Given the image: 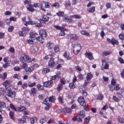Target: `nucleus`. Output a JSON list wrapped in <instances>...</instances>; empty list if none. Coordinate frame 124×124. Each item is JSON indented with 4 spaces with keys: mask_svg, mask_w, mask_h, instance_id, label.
<instances>
[{
    "mask_svg": "<svg viewBox=\"0 0 124 124\" xmlns=\"http://www.w3.org/2000/svg\"><path fill=\"white\" fill-rule=\"evenodd\" d=\"M110 54H111V52L106 51L103 52V56H108V55H110Z\"/></svg>",
    "mask_w": 124,
    "mask_h": 124,
    "instance_id": "e2e57ef3",
    "label": "nucleus"
},
{
    "mask_svg": "<svg viewBox=\"0 0 124 124\" xmlns=\"http://www.w3.org/2000/svg\"><path fill=\"white\" fill-rule=\"evenodd\" d=\"M87 11L89 13H93L95 11V7L93 6L92 7L89 8Z\"/></svg>",
    "mask_w": 124,
    "mask_h": 124,
    "instance_id": "72a5a7b5",
    "label": "nucleus"
},
{
    "mask_svg": "<svg viewBox=\"0 0 124 124\" xmlns=\"http://www.w3.org/2000/svg\"><path fill=\"white\" fill-rule=\"evenodd\" d=\"M71 38L72 40H78V36L76 34H73Z\"/></svg>",
    "mask_w": 124,
    "mask_h": 124,
    "instance_id": "864d4df0",
    "label": "nucleus"
},
{
    "mask_svg": "<svg viewBox=\"0 0 124 124\" xmlns=\"http://www.w3.org/2000/svg\"><path fill=\"white\" fill-rule=\"evenodd\" d=\"M57 16L58 17H63V15H64V12L62 11H59L56 14Z\"/></svg>",
    "mask_w": 124,
    "mask_h": 124,
    "instance_id": "79ce46f5",
    "label": "nucleus"
},
{
    "mask_svg": "<svg viewBox=\"0 0 124 124\" xmlns=\"http://www.w3.org/2000/svg\"><path fill=\"white\" fill-rule=\"evenodd\" d=\"M61 78V73L57 74L56 75L53 76L50 78L51 81H55V80H59Z\"/></svg>",
    "mask_w": 124,
    "mask_h": 124,
    "instance_id": "dca6fc26",
    "label": "nucleus"
},
{
    "mask_svg": "<svg viewBox=\"0 0 124 124\" xmlns=\"http://www.w3.org/2000/svg\"><path fill=\"white\" fill-rule=\"evenodd\" d=\"M68 87L70 90H74L76 88V83L74 82H71L69 84Z\"/></svg>",
    "mask_w": 124,
    "mask_h": 124,
    "instance_id": "a878e982",
    "label": "nucleus"
},
{
    "mask_svg": "<svg viewBox=\"0 0 124 124\" xmlns=\"http://www.w3.org/2000/svg\"><path fill=\"white\" fill-rule=\"evenodd\" d=\"M78 116L79 119L82 120V119H84L86 117V112L83 110H81L78 112Z\"/></svg>",
    "mask_w": 124,
    "mask_h": 124,
    "instance_id": "4468645a",
    "label": "nucleus"
},
{
    "mask_svg": "<svg viewBox=\"0 0 124 124\" xmlns=\"http://www.w3.org/2000/svg\"><path fill=\"white\" fill-rule=\"evenodd\" d=\"M5 89H4V88L3 87H1L0 88V93H1V94L4 95L5 94Z\"/></svg>",
    "mask_w": 124,
    "mask_h": 124,
    "instance_id": "09e8293b",
    "label": "nucleus"
},
{
    "mask_svg": "<svg viewBox=\"0 0 124 124\" xmlns=\"http://www.w3.org/2000/svg\"><path fill=\"white\" fill-rule=\"evenodd\" d=\"M63 57H64L65 59H66L68 60H71V58L69 55V53H68L67 52H65L64 53V54H63Z\"/></svg>",
    "mask_w": 124,
    "mask_h": 124,
    "instance_id": "bb28decb",
    "label": "nucleus"
},
{
    "mask_svg": "<svg viewBox=\"0 0 124 124\" xmlns=\"http://www.w3.org/2000/svg\"><path fill=\"white\" fill-rule=\"evenodd\" d=\"M66 81H65V79L63 78H62L60 79V83L63 86V85H65V82Z\"/></svg>",
    "mask_w": 124,
    "mask_h": 124,
    "instance_id": "4d7b16f0",
    "label": "nucleus"
},
{
    "mask_svg": "<svg viewBox=\"0 0 124 124\" xmlns=\"http://www.w3.org/2000/svg\"><path fill=\"white\" fill-rule=\"evenodd\" d=\"M28 6L29 7H27V9L28 11H29L30 12H31L32 13V12H34V11H35V9H34V8H33V6L32 5V4H29Z\"/></svg>",
    "mask_w": 124,
    "mask_h": 124,
    "instance_id": "6ab92c4d",
    "label": "nucleus"
},
{
    "mask_svg": "<svg viewBox=\"0 0 124 124\" xmlns=\"http://www.w3.org/2000/svg\"><path fill=\"white\" fill-rule=\"evenodd\" d=\"M78 78L79 79V80H83L84 79V75L82 74H79L78 76Z\"/></svg>",
    "mask_w": 124,
    "mask_h": 124,
    "instance_id": "680f3d73",
    "label": "nucleus"
},
{
    "mask_svg": "<svg viewBox=\"0 0 124 124\" xmlns=\"http://www.w3.org/2000/svg\"><path fill=\"white\" fill-rule=\"evenodd\" d=\"M6 77H7V73H4L3 75H0V78H2V80H5V79H6Z\"/></svg>",
    "mask_w": 124,
    "mask_h": 124,
    "instance_id": "c03bdc74",
    "label": "nucleus"
},
{
    "mask_svg": "<svg viewBox=\"0 0 124 124\" xmlns=\"http://www.w3.org/2000/svg\"><path fill=\"white\" fill-rule=\"evenodd\" d=\"M27 58H28V55L25 54H21L20 57V61L21 62H22L23 63L26 62L27 61Z\"/></svg>",
    "mask_w": 124,
    "mask_h": 124,
    "instance_id": "2eb2a0df",
    "label": "nucleus"
},
{
    "mask_svg": "<svg viewBox=\"0 0 124 124\" xmlns=\"http://www.w3.org/2000/svg\"><path fill=\"white\" fill-rule=\"evenodd\" d=\"M102 64L103 66H104V69H108L109 68V64L106 63V61H105V60H102Z\"/></svg>",
    "mask_w": 124,
    "mask_h": 124,
    "instance_id": "393cba45",
    "label": "nucleus"
},
{
    "mask_svg": "<svg viewBox=\"0 0 124 124\" xmlns=\"http://www.w3.org/2000/svg\"><path fill=\"white\" fill-rule=\"evenodd\" d=\"M58 100L61 103H63V97L62 96H59L58 98Z\"/></svg>",
    "mask_w": 124,
    "mask_h": 124,
    "instance_id": "774afa93",
    "label": "nucleus"
},
{
    "mask_svg": "<svg viewBox=\"0 0 124 124\" xmlns=\"http://www.w3.org/2000/svg\"><path fill=\"white\" fill-rule=\"evenodd\" d=\"M10 108L12 110H13L14 111H15V112H17V108L15 107V106L13 105V104H11L10 105Z\"/></svg>",
    "mask_w": 124,
    "mask_h": 124,
    "instance_id": "de8ad7c7",
    "label": "nucleus"
},
{
    "mask_svg": "<svg viewBox=\"0 0 124 124\" xmlns=\"http://www.w3.org/2000/svg\"><path fill=\"white\" fill-rule=\"evenodd\" d=\"M80 32L82 35H86V36H89L90 35V33L87 32L86 30H82Z\"/></svg>",
    "mask_w": 124,
    "mask_h": 124,
    "instance_id": "ea45409f",
    "label": "nucleus"
},
{
    "mask_svg": "<svg viewBox=\"0 0 124 124\" xmlns=\"http://www.w3.org/2000/svg\"><path fill=\"white\" fill-rule=\"evenodd\" d=\"M119 90H121V84H117L114 85V91H119Z\"/></svg>",
    "mask_w": 124,
    "mask_h": 124,
    "instance_id": "c9c22d12",
    "label": "nucleus"
},
{
    "mask_svg": "<svg viewBox=\"0 0 124 124\" xmlns=\"http://www.w3.org/2000/svg\"><path fill=\"white\" fill-rule=\"evenodd\" d=\"M112 99L115 101V102H119V101H120L119 98L116 96H113Z\"/></svg>",
    "mask_w": 124,
    "mask_h": 124,
    "instance_id": "69168bd1",
    "label": "nucleus"
},
{
    "mask_svg": "<svg viewBox=\"0 0 124 124\" xmlns=\"http://www.w3.org/2000/svg\"><path fill=\"white\" fill-rule=\"evenodd\" d=\"M53 49L55 53H58V52H60V46H59V45H56L53 47Z\"/></svg>",
    "mask_w": 124,
    "mask_h": 124,
    "instance_id": "a19ab883",
    "label": "nucleus"
},
{
    "mask_svg": "<svg viewBox=\"0 0 124 124\" xmlns=\"http://www.w3.org/2000/svg\"><path fill=\"white\" fill-rule=\"evenodd\" d=\"M63 21L64 22H66V23H68V24H72L73 22V20H72V17L66 16L64 18H63Z\"/></svg>",
    "mask_w": 124,
    "mask_h": 124,
    "instance_id": "f8f14e48",
    "label": "nucleus"
},
{
    "mask_svg": "<svg viewBox=\"0 0 124 124\" xmlns=\"http://www.w3.org/2000/svg\"><path fill=\"white\" fill-rule=\"evenodd\" d=\"M81 50H82V46H81V45L78 44L74 45L73 47V53L75 55H78Z\"/></svg>",
    "mask_w": 124,
    "mask_h": 124,
    "instance_id": "20e7f679",
    "label": "nucleus"
},
{
    "mask_svg": "<svg viewBox=\"0 0 124 124\" xmlns=\"http://www.w3.org/2000/svg\"><path fill=\"white\" fill-rule=\"evenodd\" d=\"M27 67H28V64L26 63H23V65L21 66L22 69H27Z\"/></svg>",
    "mask_w": 124,
    "mask_h": 124,
    "instance_id": "0e129e2a",
    "label": "nucleus"
},
{
    "mask_svg": "<svg viewBox=\"0 0 124 124\" xmlns=\"http://www.w3.org/2000/svg\"><path fill=\"white\" fill-rule=\"evenodd\" d=\"M61 112L63 114H66V113L68 114H71V113H72V109L71 108H65L61 109Z\"/></svg>",
    "mask_w": 124,
    "mask_h": 124,
    "instance_id": "9d476101",
    "label": "nucleus"
},
{
    "mask_svg": "<svg viewBox=\"0 0 124 124\" xmlns=\"http://www.w3.org/2000/svg\"><path fill=\"white\" fill-rule=\"evenodd\" d=\"M75 69L77 71H79V72H81V71H82V68L79 66H76L75 67Z\"/></svg>",
    "mask_w": 124,
    "mask_h": 124,
    "instance_id": "052dcab7",
    "label": "nucleus"
},
{
    "mask_svg": "<svg viewBox=\"0 0 124 124\" xmlns=\"http://www.w3.org/2000/svg\"><path fill=\"white\" fill-rule=\"evenodd\" d=\"M38 52V47L37 46H33L31 50V54H37Z\"/></svg>",
    "mask_w": 124,
    "mask_h": 124,
    "instance_id": "5701e85b",
    "label": "nucleus"
},
{
    "mask_svg": "<svg viewBox=\"0 0 124 124\" xmlns=\"http://www.w3.org/2000/svg\"><path fill=\"white\" fill-rule=\"evenodd\" d=\"M43 37H44L42 36H39L36 37V39H34L33 40L29 39L27 40L28 43H29V44H31V45H33V44H35V43L38 41L40 43L43 44V43L45 42V39Z\"/></svg>",
    "mask_w": 124,
    "mask_h": 124,
    "instance_id": "f257e3e1",
    "label": "nucleus"
},
{
    "mask_svg": "<svg viewBox=\"0 0 124 124\" xmlns=\"http://www.w3.org/2000/svg\"><path fill=\"white\" fill-rule=\"evenodd\" d=\"M55 101V97L52 96L49 97L48 98H46L44 101V104L46 105L45 108V110L46 111H49L50 109V105L51 104V102H54Z\"/></svg>",
    "mask_w": 124,
    "mask_h": 124,
    "instance_id": "f03ea898",
    "label": "nucleus"
},
{
    "mask_svg": "<svg viewBox=\"0 0 124 124\" xmlns=\"http://www.w3.org/2000/svg\"><path fill=\"white\" fill-rule=\"evenodd\" d=\"M85 56L90 60V61H93V53L92 52H88L85 53Z\"/></svg>",
    "mask_w": 124,
    "mask_h": 124,
    "instance_id": "a211bd4d",
    "label": "nucleus"
},
{
    "mask_svg": "<svg viewBox=\"0 0 124 124\" xmlns=\"http://www.w3.org/2000/svg\"><path fill=\"white\" fill-rule=\"evenodd\" d=\"M14 30V26H10L8 28V31L9 32H12V31H13Z\"/></svg>",
    "mask_w": 124,
    "mask_h": 124,
    "instance_id": "bf43d9fd",
    "label": "nucleus"
},
{
    "mask_svg": "<svg viewBox=\"0 0 124 124\" xmlns=\"http://www.w3.org/2000/svg\"><path fill=\"white\" fill-rule=\"evenodd\" d=\"M38 35V33L37 32H31L30 33V39H31V40H33V39H35L36 38V36Z\"/></svg>",
    "mask_w": 124,
    "mask_h": 124,
    "instance_id": "f3484780",
    "label": "nucleus"
},
{
    "mask_svg": "<svg viewBox=\"0 0 124 124\" xmlns=\"http://www.w3.org/2000/svg\"><path fill=\"white\" fill-rule=\"evenodd\" d=\"M10 84H11V81L6 80V81H5L3 83V86H4V87H5V89H6V88H9V87H8V85H10Z\"/></svg>",
    "mask_w": 124,
    "mask_h": 124,
    "instance_id": "cd10ccee",
    "label": "nucleus"
},
{
    "mask_svg": "<svg viewBox=\"0 0 124 124\" xmlns=\"http://www.w3.org/2000/svg\"><path fill=\"white\" fill-rule=\"evenodd\" d=\"M52 84H53V81H52V80H50L49 81H46L43 83L44 87H45L46 88L51 86Z\"/></svg>",
    "mask_w": 124,
    "mask_h": 124,
    "instance_id": "aec40b11",
    "label": "nucleus"
},
{
    "mask_svg": "<svg viewBox=\"0 0 124 124\" xmlns=\"http://www.w3.org/2000/svg\"><path fill=\"white\" fill-rule=\"evenodd\" d=\"M30 31V29L28 27H24L22 29V31H19L18 34L19 36H26Z\"/></svg>",
    "mask_w": 124,
    "mask_h": 124,
    "instance_id": "39448f33",
    "label": "nucleus"
},
{
    "mask_svg": "<svg viewBox=\"0 0 124 124\" xmlns=\"http://www.w3.org/2000/svg\"><path fill=\"white\" fill-rule=\"evenodd\" d=\"M31 124H34L35 123L37 122V118L35 117H33L31 119Z\"/></svg>",
    "mask_w": 124,
    "mask_h": 124,
    "instance_id": "37998d69",
    "label": "nucleus"
},
{
    "mask_svg": "<svg viewBox=\"0 0 124 124\" xmlns=\"http://www.w3.org/2000/svg\"><path fill=\"white\" fill-rule=\"evenodd\" d=\"M119 37L120 39H121V40H123V41L124 40V34L120 33L119 35Z\"/></svg>",
    "mask_w": 124,
    "mask_h": 124,
    "instance_id": "338daca9",
    "label": "nucleus"
},
{
    "mask_svg": "<svg viewBox=\"0 0 124 124\" xmlns=\"http://www.w3.org/2000/svg\"><path fill=\"white\" fill-rule=\"evenodd\" d=\"M56 64V62H55V58H51L50 59L48 62L47 66L49 68H53L55 65Z\"/></svg>",
    "mask_w": 124,
    "mask_h": 124,
    "instance_id": "6e6552de",
    "label": "nucleus"
},
{
    "mask_svg": "<svg viewBox=\"0 0 124 124\" xmlns=\"http://www.w3.org/2000/svg\"><path fill=\"white\" fill-rule=\"evenodd\" d=\"M35 64H34L30 67H28L27 68L25 69V70L23 71L24 74L26 75H29V74H31L33 70H34V66Z\"/></svg>",
    "mask_w": 124,
    "mask_h": 124,
    "instance_id": "423d86ee",
    "label": "nucleus"
},
{
    "mask_svg": "<svg viewBox=\"0 0 124 124\" xmlns=\"http://www.w3.org/2000/svg\"><path fill=\"white\" fill-rule=\"evenodd\" d=\"M71 109H75L76 110H78V105L76 104H73L71 107Z\"/></svg>",
    "mask_w": 124,
    "mask_h": 124,
    "instance_id": "5fc2aeb1",
    "label": "nucleus"
},
{
    "mask_svg": "<svg viewBox=\"0 0 124 124\" xmlns=\"http://www.w3.org/2000/svg\"><path fill=\"white\" fill-rule=\"evenodd\" d=\"M14 115H15L14 112L10 111L9 113V116L11 120H15V117H14Z\"/></svg>",
    "mask_w": 124,
    "mask_h": 124,
    "instance_id": "4c0bfd02",
    "label": "nucleus"
},
{
    "mask_svg": "<svg viewBox=\"0 0 124 124\" xmlns=\"http://www.w3.org/2000/svg\"><path fill=\"white\" fill-rule=\"evenodd\" d=\"M107 41L108 43L112 44V45H119V41L118 40H116L114 38H112L111 39H110L109 38H108L107 39Z\"/></svg>",
    "mask_w": 124,
    "mask_h": 124,
    "instance_id": "9b49d317",
    "label": "nucleus"
},
{
    "mask_svg": "<svg viewBox=\"0 0 124 124\" xmlns=\"http://www.w3.org/2000/svg\"><path fill=\"white\" fill-rule=\"evenodd\" d=\"M46 47L48 50H51L52 48H54V43L49 42L46 44Z\"/></svg>",
    "mask_w": 124,
    "mask_h": 124,
    "instance_id": "b1692460",
    "label": "nucleus"
},
{
    "mask_svg": "<svg viewBox=\"0 0 124 124\" xmlns=\"http://www.w3.org/2000/svg\"><path fill=\"white\" fill-rule=\"evenodd\" d=\"M6 94L9 97L14 98L16 96V93L15 91H12V89L10 88H6Z\"/></svg>",
    "mask_w": 124,
    "mask_h": 124,
    "instance_id": "7ed1b4c3",
    "label": "nucleus"
},
{
    "mask_svg": "<svg viewBox=\"0 0 124 124\" xmlns=\"http://www.w3.org/2000/svg\"><path fill=\"white\" fill-rule=\"evenodd\" d=\"M17 110L20 112H24L27 110V108L25 107H17Z\"/></svg>",
    "mask_w": 124,
    "mask_h": 124,
    "instance_id": "c756f323",
    "label": "nucleus"
},
{
    "mask_svg": "<svg viewBox=\"0 0 124 124\" xmlns=\"http://www.w3.org/2000/svg\"><path fill=\"white\" fill-rule=\"evenodd\" d=\"M49 19H50V17H49V16L48 15H45L43 16L42 18L40 19L39 21L40 23H43V24H44V23L48 22Z\"/></svg>",
    "mask_w": 124,
    "mask_h": 124,
    "instance_id": "1a4fd4ad",
    "label": "nucleus"
},
{
    "mask_svg": "<svg viewBox=\"0 0 124 124\" xmlns=\"http://www.w3.org/2000/svg\"><path fill=\"white\" fill-rule=\"evenodd\" d=\"M6 103L4 102H0V108H6Z\"/></svg>",
    "mask_w": 124,
    "mask_h": 124,
    "instance_id": "a18cd8bd",
    "label": "nucleus"
},
{
    "mask_svg": "<svg viewBox=\"0 0 124 124\" xmlns=\"http://www.w3.org/2000/svg\"><path fill=\"white\" fill-rule=\"evenodd\" d=\"M3 61L4 62H6V63H11V59L8 57H5L3 59Z\"/></svg>",
    "mask_w": 124,
    "mask_h": 124,
    "instance_id": "f704fd0d",
    "label": "nucleus"
},
{
    "mask_svg": "<svg viewBox=\"0 0 124 124\" xmlns=\"http://www.w3.org/2000/svg\"><path fill=\"white\" fill-rule=\"evenodd\" d=\"M118 121L120 124H124V118L123 117H118Z\"/></svg>",
    "mask_w": 124,
    "mask_h": 124,
    "instance_id": "603ef678",
    "label": "nucleus"
},
{
    "mask_svg": "<svg viewBox=\"0 0 124 124\" xmlns=\"http://www.w3.org/2000/svg\"><path fill=\"white\" fill-rule=\"evenodd\" d=\"M34 61H35V59L33 58L32 59H31V57H29L27 55V57L26 58V62H27L28 63L32 62H34Z\"/></svg>",
    "mask_w": 124,
    "mask_h": 124,
    "instance_id": "2f4dec72",
    "label": "nucleus"
},
{
    "mask_svg": "<svg viewBox=\"0 0 124 124\" xmlns=\"http://www.w3.org/2000/svg\"><path fill=\"white\" fill-rule=\"evenodd\" d=\"M72 120L73 122H78V123H82V122H83L82 119H79V118H78L77 117H73Z\"/></svg>",
    "mask_w": 124,
    "mask_h": 124,
    "instance_id": "7c9ffc66",
    "label": "nucleus"
},
{
    "mask_svg": "<svg viewBox=\"0 0 124 124\" xmlns=\"http://www.w3.org/2000/svg\"><path fill=\"white\" fill-rule=\"evenodd\" d=\"M37 88L39 91H43L44 90V85L43 84V86H42L40 84H37Z\"/></svg>",
    "mask_w": 124,
    "mask_h": 124,
    "instance_id": "58836bf2",
    "label": "nucleus"
},
{
    "mask_svg": "<svg viewBox=\"0 0 124 124\" xmlns=\"http://www.w3.org/2000/svg\"><path fill=\"white\" fill-rule=\"evenodd\" d=\"M50 72V70L48 68H44L43 70V73L46 74V73H49Z\"/></svg>",
    "mask_w": 124,
    "mask_h": 124,
    "instance_id": "6e6d98bb",
    "label": "nucleus"
},
{
    "mask_svg": "<svg viewBox=\"0 0 124 124\" xmlns=\"http://www.w3.org/2000/svg\"><path fill=\"white\" fill-rule=\"evenodd\" d=\"M63 85L61 84H59L56 88V90L58 92H61V91L62 90V88Z\"/></svg>",
    "mask_w": 124,
    "mask_h": 124,
    "instance_id": "473e14b6",
    "label": "nucleus"
},
{
    "mask_svg": "<svg viewBox=\"0 0 124 124\" xmlns=\"http://www.w3.org/2000/svg\"><path fill=\"white\" fill-rule=\"evenodd\" d=\"M78 102L81 106H84L87 104V102L85 100V98L83 96H79L78 99Z\"/></svg>",
    "mask_w": 124,
    "mask_h": 124,
    "instance_id": "0eeeda50",
    "label": "nucleus"
},
{
    "mask_svg": "<svg viewBox=\"0 0 124 124\" xmlns=\"http://www.w3.org/2000/svg\"><path fill=\"white\" fill-rule=\"evenodd\" d=\"M39 35L41 36H43V37H47L48 36V34L47 33V31L45 29H41L39 31Z\"/></svg>",
    "mask_w": 124,
    "mask_h": 124,
    "instance_id": "ddd939ff",
    "label": "nucleus"
},
{
    "mask_svg": "<svg viewBox=\"0 0 124 124\" xmlns=\"http://www.w3.org/2000/svg\"><path fill=\"white\" fill-rule=\"evenodd\" d=\"M116 95L119 98H123V97H124V92L122 90L117 91L116 93Z\"/></svg>",
    "mask_w": 124,
    "mask_h": 124,
    "instance_id": "412c9836",
    "label": "nucleus"
},
{
    "mask_svg": "<svg viewBox=\"0 0 124 124\" xmlns=\"http://www.w3.org/2000/svg\"><path fill=\"white\" fill-rule=\"evenodd\" d=\"M93 77V75L91 73H88L86 76V79L91 81V79Z\"/></svg>",
    "mask_w": 124,
    "mask_h": 124,
    "instance_id": "c85d7f7f",
    "label": "nucleus"
},
{
    "mask_svg": "<svg viewBox=\"0 0 124 124\" xmlns=\"http://www.w3.org/2000/svg\"><path fill=\"white\" fill-rule=\"evenodd\" d=\"M104 97V96L102 94H99L97 97V100H102Z\"/></svg>",
    "mask_w": 124,
    "mask_h": 124,
    "instance_id": "8fccbe9b",
    "label": "nucleus"
},
{
    "mask_svg": "<svg viewBox=\"0 0 124 124\" xmlns=\"http://www.w3.org/2000/svg\"><path fill=\"white\" fill-rule=\"evenodd\" d=\"M71 18L72 19L74 18L75 19H81L82 17L81 16L78 15H74L73 16H71Z\"/></svg>",
    "mask_w": 124,
    "mask_h": 124,
    "instance_id": "49530a36",
    "label": "nucleus"
},
{
    "mask_svg": "<svg viewBox=\"0 0 124 124\" xmlns=\"http://www.w3.org/2000/svg\"><path fill=\"white\" fill-rule=\"evenodd\" d=\"M114 86L115 85H112V84L108 85V88L110 92H113V91H114Z\"/></svg>",
    "mask_w": 124,
    "mask_h": 124,
    "instance_id": "13d9d810",
    "label": "nucleus"
},
{
    "mask_svg": "<svg viewBox=\"0 0 124 124\" xmlns=\"http://www.w3.org/2000/svg\"><path fill=\"white\" fill-rule=\"evenodd\" d=\"M90 121H91V117L90 116H88L87 117H86L84 119V122L86 123V124H89V123H90Z\"/></svg>",
    "mask_w": 124,
    "mask_h": 124,
    "instance_id": "3c124183",
    "label": "nucleus"
},
{
    "mask_svg": "<svg viewBox=\"0 0 124 124\" xmlns=\"http://www.w3.org/2000/svg\"><path fill=\"white\" fill-rule=\"evenodd\" d=\"M28 19L29 20V21H26L25 22V26H28V25H34L35 24V22L32 21L30 17H28Z\"/></svg>",
    "mask_w": 124,
    "mask_h": 124,
    "instance_id": "4be33fe9",
    "label": "nucleus"
},
{
    "mask_svg": "<svg viewBox=\"0 0 124 124\" xmlns=\"http://www.w3.org/2000/svg\"><path fill=\"white\" fill-rule=\"evenodd\" d=\"M36 93V90L35 89V88H32L31 90V95H32L33 96L35 95Z\"/></svg>",
    "mask_w": 124,
    "mask_h": 124,
    "instance_id": "e433bc0d",
    "label": "nucleus"
}]
</instances>
